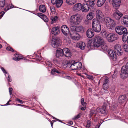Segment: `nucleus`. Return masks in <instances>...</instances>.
<instances>
[{
	"instance_id": "obj_6",
	"label": "nucleus",
	"mask_w": 128,
	"mask_h": 128,
	"mask_svg": "<svg viewBox=\"0 0 128 128\" xmlns=\"http://www.w3.org/2000/svg\"><path fill=\"white\" fill-rule=\"evenodd\" d=\"M116 32L120 35H122L127 32L126 28L122 26H118L116 27Z\"/></svg>"
},
{
	"instance_id": "obj_41",
	"label": "nucleus",
	"mask_w": 128,
	"mask_h": 128,
	"mask_svg": "<svg viewBox=\"0 0 128 128\" xmlns=\"http://www.w3.org/2000/svg\"><path fill=\"white\" fill-rule=\"evenodd\" d=\"M102 46V49L104 51H106L108 49V46L106 44H103Z\"/></svg>"
},
{
	"instance_id": "obj_36",
	"label": "nucleus",
	"mask_w": 128,
	"mask_h": 128,
	"mask_svg": "<svg viewBox=\"0 0 128 128\" xmlns=\"http://www.w3.org/2000/svg\"><path fill=\"white\" fill-rule=\"evenodd\" d=\"M14 7L13 5L11 4H7L6 5V7L4 9V10L6 11Z\"/></svg>"
},
{
	"instance_id": "obj_43",
	"label": "nucleus",
	"mask_w": 128,
	"mask_h": 128,
	"mask_svg": "<svg viewBox=\"0 0 128 128\" xmlns=\"http://www.w3.org/2000/svg\"><path fill=\"white\" fill-rule=\"evenodd\" d=\"M74 0H66V2L69 4L72 5L74 4Z\"/></svg>"
},
{
	"instance_id": "obj_61",
	"label": "nucleus",
	"mask_w": 128,
	"mask_h": 128,
	"mask_svg": "<svg viewBox=\"0 0 128 128\" xmlns=\"http://www.w3.org/2000/svg\"><path fill=\"white\" fill-rule=\"evenodd\" d=\"M108 79H105L104 81V84H108Z\"/></svg>"
},
{
	"instance_id": "obj_26",
	"label": "nucleus",
	"mask_w": 128,
	"mask_h": 128,
	"mask_svg": "<svg viewBox=\"0 0 128 128\" xmlns=\"http://www.w3.org/2000/svg\"><path fill=\"white\" fill-rule=\"evenodd\" d=\"M71 38L73 40H78L80 38V36L78 34H73L70 35Z\"/></svg>"
},
{
	"instance_id": "obj_47",
	"label": "nucleus",
	"mask_w": 128,
	"mask_h": 128,
	"mask_svg": "<svg viewBox=\"0 0 128 128\" xmlns=\"http://www.w3.org/2000/svg\"><path fill=\"white\" fill-rule=\"evenodd\" d=\"M5 75L6 76H8V82H11L12 81V79L11 78V77L10 76L9 74H8V75H6V74H5Z\"/></svg>"
},
{
	"instance_id": "obj_29",
	"label": "nucleus",
	"mask_w": 128,
	"mask_h": 128,
	"mask_svg": "<svg viewBox=\"0 0 128 128\" xmlns=\"http://www.w3.org/2000/svg\"><path fill=\"white\" fill-rule=\"evenodd\" d=\"M122 36V40L124 42H126L128 40V32H126Z\"/></svg>"
},
{
	"instance_id": "obj_64",
	"label": "nucleus",
	"mask_w": 128,
	"mask_h": 128,
	"mask_svg": "<svg viewBox=\"0 0 128 128\" xmlns=\"http://www.w3.org/2000/svg\"><path fill=\"white\" fill-rule=\"evenodd\" d=\"M124 66L128 70V62L126 64V66Z\"/></svg>"
},
{
	"instance_id": "obj_2",
	"label": "nucleus",
	"mask_w": 128,
	"mask_h": 128,
	"mask_svg": "<svg viewBox=\"0 0 128 128\" xmlns=\"http://www.w3.org/2000/svg\"><path fill=\"white\" fill-rule=\"evenodd\" d=\"M82 20L80 15L79 14H76L72 16L70 20L71 24L74 25H77L80 23Z\"/></svg>"
},
{
	"instance_id": "obj_51",
	"label": "nucleus",
	"mask_w": 128,
	"mask_h": 128,
	"mask_svg": "<svg viewBox=\"0 0 128 128\" xmlns=\"http://www.w3.org/2000/svg\"><path fill=\"white\" fill-rule=\"evenodd\" d=\"M81 104L83 106H86V103L84 102V99L83 98H82L81 100Z\"/></svg>"
},
{
	"instance_id": "obj_15",
	"label": "nucleus",
	"mask_w": 128,
	"mask_h": 128,
	"mask_svg": "<svg viewBox=\"0 0 128 128\" xmlns=\"http://www.w3.org/2000/svg\"><path fill=\"white\" fill-rule=\"evenodd\" d=\"M64 54V57L68 58L70 57L72 54L69 49L68 48H64L63 49Z\"/></svg>"
},
{
	"instance_id": "obj_12",
	"label": "nucleus",
	"mask_w": 128,
	"mask_h": 128,
	"mask_svg": "<svg viewBox=\"0 0 128 128\" xmlns=\"http://www.w3.org/2000/svg\"><path fill=\"white\" fill-rule=\"evenodd\" d=\"M122 23L126 26H128V16L125 15L122 17L120 19Z\"/></svg>"
},
{
	"instance_id": "obj_58",
	"label": "nucleus",
	"mask_w": 128,
	"mask_h": 128,
	"mask_svg": "<svg viewBox=\"0 0 128 128\" xmlns=\"http://www.w3.org/2000/svg\"><path fill=\"white\" fill-rule=\"evenodd\" d=\"M94 110H90V117L92 116L93 114H94Z\"/></svg>"
},
{
	"instance_id": "obj_46",
	"label": "nucleus",
	"mask_w": 128,
	"mask_h": 128,
	"mask_svg": "<svg viewBox=\"0 0 128 128\" xmlns=\"http://www.w3.org/2000/svg\"><path fill=\"white\" fill-rule=\"evenodd\" d=\"M45 62L46 64L48 66H52V63L49 61L47 60Z\"/></svg>"
},
{
	"instance_id": "obj_52",
	"label": "nucleus",
	"mask_w": 128,
	"mask_h": 128,
	"mask_svg": "<svg viewBox=\"0 0 128 128\" xmlns=\"http://www.w3.org/2000/svg\"><path fill=\"white\" fill-rule=\"evenodd\" d=\"M6 49L12 52H13L14 51L13 49L10 46H8L6 48Z\"/></svg>"
},
{
	"instance_id": "obj_10",
	"label": "nucleus",
	"mask_w": 128,
	"mask_h": 128,
	"mask_svg": "<svg viewBox=\"0 0 128 128\" xmlns=\"http://www.w3.org/2000/svg\"><path fill=\"white\" fill-rule=\"evenodd\" d=\"M61 31L63 34L65 36L68 34L70 30L68 28L66 25H62L61 28Z\"/></svg>"
},
{
	"instance_id": "obj_31",
	"label": "nucleus",
	"mask_w": 128,
	"mask_h": 128,
	"mask_svg": "<svg viewBox=\"0 0 128 128\" xmlns=\"http://www.w3.org/2000/svg\"><path fill=\"white\" fill-rule=\"evenodd\" d=\"M39 10L42 12H44L46 10L45 6L44 5H41L40 6Z\"/></svg>"
},
{
	"instance_id": "obj_22",
	"label": "nucleus",
	"mask_w": 128,
	"mask_h": 128,
	"mask_svg": "<svg viewBox=\"0 0 128 128\" xmlns=\"http://www.w3.org/2000/svg\"><path fill=\"white\" fill-rule=\"evenodd\" d=\"M45 22H47L48 21V19L46 16L40 13L37 14Z\"/></svg>"
},
{
	"instance_id": "obj_33",
	"label": "nucleus",
	"mask_w": 128,
	"mask_h": 128,
	"mask_svg": "<svg viewBox=\"0 0 128 128\" xmlns=\"http://www.w3.org/2000/svg\"><path fill=\"white\" fill-rule=\"evenodd\" d=\"M94 14L92 12H90L87 15V18L88 20H90L94 17Z\"/></svg>"
},
{
	"instance_id": "obj_23",
	"label": "nucleus",
	"mask_w": 128,
	"mask_h": 128,
	"mask_svg": "<svg viewBox=\"0 0 128 128\" xmlns=\"http://www.w3.org/2000/svg\"><path fill=\"white\" fill-rule=\"evenodd\" d=\"M77 46L82 50H84L85 48L86 44L84 42H80L77 43Z\"/></svg>"
},
{
	"instance_id": "obj_21",
	"label": "nucleus",
	"mask_w": 128,
	"mask_h": 128,
	"mask_svg": "<svg viewBox=\"0 0 128 128\" xmlns=\"http://www.w3.org/2000/svg\"><path fill=\"white\" fill-rule=\"evenodd\" d=\"M52 34L54 35H57L60 33V30L58 27H55L53 28L52 29Z\"/></svg>"
},
{
	"instance_id": "obj_25",
	"label": "nucleus",
	"mask_w": 128,
	"mask_h": 128,
	"mask_svg": "<svg viewBox=\"0 0 128 128\" xmlns=\"http://www.w3.org/2000/svg\"><path fill=\"white\" fill-rule=\"evenodd\" d=\"M92 28L94 31L96 32H99L101 30V27L100 25L92 26Z\"/></svg>"
},
{
	"instance_id": "obj_56",
	"label": "nucleus",
	"mask_w": 128,
	"mask_h": 128,
	"mask_svg": "<svg viewBox=\"0 0 128 128\" xmlns=\"http://www.w3.org/2000/svg\"><path fill=\"white\" fill-rule=\"evenodd\" d=\"M12 59L14 60H15L16 61H17L20 60L21 59V58H20L15 57L13 58Z\"/></svg>"
},
{
	"instance_id": "obj_11",
	"label": "nucleus",
	"mask_w": 128,
	"mask_h": 128,
	"mask_svg": "<svg viewBox=\"0 0 128 128\" xmlns=\"http://www.w3.org/2000/svg\"><path fill=\"white\" fill-rule=\"evenodd\" d=\"M108 53L109 56L111 59L114 60H116V54L113 50H108Z\"/></svg>"
},
{
	"instance_id": "obj_49",
	"label": "nucleus",
	"mask_w": 128,
	"mask_h": 128,
	"mask_svg": "<svg viewBox=\"0 0 128 128\" xmlns=\"http://www.w3.org/2000/svg\"><path fill=\"white\" fill-rule=\"evenodd\" d=\"M71 29L73 31L75 30L76 31V26H70Z\"/></svg>"
},
{
	"instance_id": "obj_28",
	"label": "nucleus",
	"mask_w": 128,
	"mask_h": 128,
	"mask_svg": "<svg viewBox=\"0 0 128 128\" xmlns=\"http://www.w3.org/2000/svg\"><path fill=\"white\" fill-rule=\"evenodd\" d=\"M97 19L94 18L92 21V26H95L98 25H100L99 20Z\"/></svg>"
},
{
	"instance_id": "obj_60",
	"label": "nucleus",
	"mask_w": 128,
	"mask_h": 128,
	"mask_svg": "<svg viewBox=\"0 0 128 128\" xmlns=\"http://www.w3.org/2000/svg\"><path fill=\"white\" fill-rule=\"evenodd\" d=\"M12 88H9V92L10 95L12 94Z\"/></svg>"
},
{
	"instance_id": "obj_54",
	"label": "nucleus",
	"mask_w": 128,
	"mask_h": 128,
	"mask_svg": "<svg viewBox=\"0 0 128 128\" xmlns=\"http://www.w3.org/2000/svg\"><path fill=\"white\" fill-rule=\"evenodd\" d=\"M1 69L2 70V72L4 73L5 74H6V75H8V73L6 72V71L3 68H1Z\"/></svg>"
},
{
	"instance_id": "obj_5",
	"label": "nucleus",
	"mask_w": 128,
	"mask_h": 128,
	"mask_svg": "<svg viewBox=\"0 0 128 128\" xmlns=\"http://www.w3.org/2000/svg\"><path fill=\"white\" fill-rule=\"evenodd\" d=\"M118 38V35L113 33H109L106 37V39L110 42H112L117 40Z\"/></svg>"
},
{
	"instance_id": "obj_37",
	"label": "nucleus",
	"mask_w": 128,
	"mask_h": 128,
	"mask_svg": "<svg viewBox=\"0 0 128 128\" xmlns=\"http://www.w3.org/2000/svg\"><path fill=\"white\" fill-rule=\"evenodd\" d=\"M123 72L125 74H128V69L126 68L124 66H123L121 68V72Z\"/></svg>"
},
{
	"instance_id": "obj_14",
	"label": "nucleus",
	"mask_w": 128,
	"mask_h": 128,
	"mask_svg": "<svg viewBox=\"0 0 128 128\" xmlns=\"http://www.w3.org/2000/svg\"><path fill=\"white\" fill-rule=\"evenodd\" d=\"M82 8V5L80 3H78L74 5L72 8L73 11L75 12H78L81 10Z\"/></svg>"
},
{
	"instance_id": "obj_30",
	"label": "nucleus",
	"mask_w": 128,
	"mask_h": 128,
	"mask_svg": "<svg viewBox=\"0 0 128 128\" xmlns=\"http://www.w3.org/2000/svg\"><path fill=\"white\" fill-rule=\"evenodd\" d=\"M106 0H98L97 5L98 7L102 6L105 2Z\"/></svg>"
},
{
	"instance_id": "obj_19",
	"label": "nucleus",
	"mask_w": 128,
	"mask_h": 128,
	"mask_svg": "<svg viewBox=\"0 0 128 128\" xmlns=\"http://www.w3.org/2000/svg\"><path fill=\"white\" fill-rule=\"evenodd\" d=\"M86 2L84 3L82 6V10L83 12H86L89 10L90 8L88 4Z\"/></svg>"
},
{
	"instance_id": "obj_53",
	"label": "nucleus",
	"mask_w": 128,
	"mask_h": 128,
	"mask_svg": "<svg viewBox=\"0 0 128 128\" xmlns=\"http://www.w3.org/2000/svg\"><path fill=\"white\" fill-rule=\"evenodd\" d=\"M86 77L89 79L93 80V78L92 76L87 74Z\"/></svg>"
},
{
	"instance_id": "obj_59",
	"label": "nucleus",
	"mask_w": 128,
	"mask_h": 128,
	"mask_svg": "<svg viewBox=\"0 0 128 128\" xmlns=\"http://www.w3.org/2000/svg\"><path fill=\"white\" fill-rule=\"evenodd\" d=\"M21 104H23L24 103V101L22 100H20L18 98H17L16 99Z\"/></svg>"
},
{
	"instance_id": "obj_8",
	"label": "nucleus",
	"mask_w": 128,
	"mask_h": 128,
	"mask_svg": "<svg viewBox=\"0 0 128 128\" xmlns=\"http://www.w3.org/2000/svg\"><path fill=\"white\" fill-rule=\"evenodd\" d=\"M110 2L112 4L114 7L116 9L119 8L120 4V0H109Z\"/></svg>"
},
{
	"instance_id": "obj_39",
	"label": "nucleus",
	"mask_w": 128,
	"mask_h": 128,
	"mask_svg": "<svg viewBox=\"0 0 128 128\" xmlns=\"http://www.w3.org/2000/svg\"><path fill=\"white\" fill-rule=\"evenodd\" d=\"M50 10L53 14H54L56 12V10L54 7L53 6H50Z\"/></svg>"
},
{
	"instance_id": "obj_57",
	"label": "nucleus",
	"mask_w": 128,
	"mask_h": 128,
	"mask_svg": "<svg viewBox=\"0 0 128 128\" xmlns=\"http://www.w3.org/2000/svg\"><path fill=\"white\" fill-rule=\"evenodd\" d=\"M90 126V121H88L87 122V124L86 126V128H89Z\"/></svg>"
},
{
	"instance_id": "obj_7",
	"label": "nucleus",
	"mask_w": 128,
	"mask_h": 128,
	"mask_svg": "<svg viewBox=\"0 0 128 128\" xmlns=\"http://www.w3.org/2000/svg\"><path fill=\"white\" fill-rule=\"evenodd\" d=\"M82 67V64L81 63L77 62L72 64L70 66V68L72 70H80Z\"/></svg>"
},
{
	"instance_id": "obj_62",
	"label": "nucleus",
	"mask_w": 128,
	"mask_h": 128,
	"mask_svg": "<svg viewBox=\"0 0 128 128\" xmlns=\"http://www.w3.org/2000/svg\"><path fill=\"white\" fill-rule=\"evenodd\" d=\"M14 56H15L16 57H17L18 58V57H19V55L18 54H14Z\"/></svg>"
},
{
	"instance_id": "obj_55",
	"label": "nucleus",
	"mask_w": 128,
	"mask_h": 128,
	"mask_svg": "<svg viewBox=\"0 0 128 128\" xmlns=\"http://www.w3.org/2000/svg\"><path fill=\"white\" fill-rule=\"evenodd\" d=\"M81 115V114L80 113L78 114L76 116H74V119H76L80 117Z\"/></svg>"
},
{
	"instance_id": "obj_16",
	"label": "nucleus",
	"mask_w": 128,
	"mask_h": 128,
	"mask_svg": "<svg viewBox=\"0 0 128 128\" xmlns=\"http://www.w3.org/2000/svg\"><path fill=\"white\" fill-rule=\"evenodd\" d=\"M52 4H55L57 8H59L61 6L63 3V0H52Z\"/></svg>"
},
{
	"instance_id": "obj_18",
	"label": "nucleus",
	"mask_w": 128,
	"mask_h": 128,
	"mask_svg": "<svg viewBox=\"0 0 128 128\" xmlns=\"http://www.w3.org/2000/svg\"><path fill=\"white\" fill-rule=\"evenodd\" d=\"M86 36L89 38H91L94 35L93 30L91 29H88L86 31Z\"/></svg>"
},
{
	"instance_id": "obj_4",
	"label": "nucleus",
	"mask_w": 128,
	"mask_h": 128,
	"mask_svg": "<svg viewBox=\"0 0 128 128\" xmlns=\"http://www.w3.org/2000/svg\"><path fill=\"white\" fill-rule=\"evenodd\" d=\"M61 42V40L59 38L54 37L51 40V44L53 47L56 48L60 45Z\"/></svg>"
},
{
	"instance_id": "obj_9",
	"label": "nucleus",
	"mask_w": 128,
	"mask_h": 128,
	"mask_svg": "<svg viewBox=\"0 0 128 128\" xmlns=\"http://www.w3.org/2000/svg\"><path fill=\"white\" fill-rule=\"evenodd\" d=\"M114 50L116 53L118 55L120 56L122 54V51L120 45H116L114 46Z\"/></svg>"
},
{
	"instance_id": "obj_63",
	"label": "nucleus",
	"mask_w": 128,
	"mask_h": 128,
	"mask_svg": "<svg viewBox=\"0 0 128 128\" xmlns=\"http://www.w3.org/2000/svg\"><path fill=\"white\" fill-rule=\"evenodd\" d=\"M86 107L85 106L82 107L81 108V109L82 110H85Z\"/></svg>"
},
{
	"instance_id": "obj_45",
	"label": "nucleus",
	"mask_w": 128,
	"mask_h": 128,
	"mask_svg": "<svg viewBox=\"0 0 128 128\" xmlns=\"http://www.w3.org/2000/svg\"><path fill=\"white\" fill-rule=\"evenodd\" d=\"M103 87L104 89L105 90H106L108 88V84H103Z\"/></svg>"
},
{
	"instance_id": "obj_42",
	"label": "nucleus",
	"mask_w": 128,
	"mask_h": 128,
	"mask_svg": "<svg viewBox=\"0 0 128 128\" xmlns=\"http://www.w3.org/2000/svg\"><path fill=\"white\" fill-rule=\"evenodd\" d=\"M5 3V0H0V7H4Z\"/></svg>"
},
{
	"instance_id": "obj_3",
	"label": "nucleus",
	"mask_w": 128,
	"mask_h": 128,
	"mask_svg": "<svg viewBox=\"0 0 128 128\" xmlns=\"http://www.w3.org/2000/svg\"><path fill=\"white\" fill-rule=\"evenodd\" d=\"M94 40L93 42V45L95 47H98L104 44V40L98 35H96L95 36Z\"/></svg>"
},
{
	"instance_id": "obj_34",
	"label": "nucleus",
	"mask_w": 128,
	"mask_h": 128,
	"mask_svg": "<svg viewBox=\"0 0 128 128\" xmlns=\"http://www.w3.org/2000/svg\"><path fill=\"white\" fill-rule=\"evenodd\" d=\"M84 30L83 27L81 26H76V31L77 32L82 31Z\"/></svg>"
},
{
	"instance_id": "obj_48",
	"label": "nucleus",
	"mask_w": 128,
	"mask_h": 128,
	"mask_svg": "<svg viewBox=\"0 0 128 128\" xmlns=\"http://www.w3.org/2000/svg\"><path fill=\"white\" fill-rule=\"evenodd\" d=\"M102 36L104 37H106L107 35L108 34L107 33V32L106 31L103 32H102Z\"/></svg>"
},
{
	"instance_id": "obj_38",
	"label": "nucleus",
	"mask_w": 128,
	"mask_h": 128,
	"mask_svg": "<svg viewBox=\"0 0 128 128\" xmlns=\"http://www.w3.org/2000/svg\"><path fill=\"white\" fill-rule=\"evenodd\" d=\"M123 48L126 52H128V45L124 44L122 45Z\"/></svg>"
},
{
	"instance_id": "obj_27",
	"label": "nucleus",
	"mask_w": 128,
	"mask_h": 128,
	"mask_svg": "<svg viewBox=\"0 0 128 128\" xmlns=\"http://www.w3.org/2000/svg\"><path fill=\"white\" fill-rule=\"evenodd\" d=\"M99 110L100 112L102 114H107L106 106H103L102 108H100Z\"/></svg>"
},
{
	"instance_id": "obj_40",
	"label": "nucleus",
	"mask_w": 128,
	"mask_h": 128,
	"mask_svg": "<svg viewBox=\"0 0 128 128\" xmlns=\"http://www.w3.org/2000/svg\"><path fill=\"white\" fill-rule=\"evenodd\" d=\"M95 0H89V4L90 6L91 7H92L94 6V2Z\"/></svg>"
},
{
	"instance_id": "obj_24",
	"label": "nucleus",
	"mask_w": 128,
	"mask_h": 128,
	"mask_svg": "<svg viewBox=\"0 0 128 128\" xmlns=\"http://www.w3.org/2000/svg\"><path fill=\"white\" fill-rule=\"evenodd\" d=\"M126 96L125 95H121L120 96L118 99L119 102L122 104L125 102Z\"/></svg>"
},
{
	"instance_id": "obj_17",
	"label": "nucleus",
	"mask_w": 128,
	"mask_h": 128,
	"mask_svg": "<svg viewBox=\"0 0 128 128\" xmlns=\"http://www.w3.org/2000/svg\"><path fill=\"white\" fill-rule=\"evenodd\" d=\"M56 56L57 58H60L62 57H64V54L63 49L58 48L56 50Z\"/></svg>"
},
{
	"instance_id": "obj_44",
	"label": "nucleus",
	"mask_w": 128,
	"mask_h": 128,
	"mask_svg": "<svg viewBox=\"0 0 128 128\" xmlns=\"http://www.w3.org/2000/svg\"><path fill=\"white\" fill-rule=\"evenodd\" d=\"M68 62L66 60H65L64 63H62V66L64 68H66L67 66V64H68Z\"/></svg>"
},
{
	"instance_id": "obj_1",
	"label": "nucleus",
	"mask_w": 128,
	"mask_h": 128,
	"mask_svg": "<svg viewBox=\"0 0 128 128\" xmlns=\"http://www.w3.org/2000/svg\"><path fill=\"white\" fill-rule=\"evenodd\" d=\"M104 20L108 29L112 30L114 28L116 23L114 20L110 18L107 17L104 18Z\"/></svg>"
},
{
	"instance_id": "obj_20",
	"label": "nucleus",
	"mask_w": 128,
	"mask_h": 128,
	"mask_svg": "<svg viewBox=\"0 0 128 128\" xmlns=\"http://www.w3.org/2000/svg\"><path fill=\"white\" fill-rule=\"evenodd\" d=\"M122 16V14L118 11H116L113 14L114 17L117 20L119 19Z\"/></svg>"
},
{
	"instance_id": "obj_13",
	"label": "nucleus",
	"mask_w": 128,
	"mask_h": 128,
	"mask_svg": "<svg viewBox=\"0 0 128 128\" xmlns=\"http://www.w3.org/2000/svg\"><path fill=\"white\" fill-rule=\"evenodd\" d=\"M96 16L97 18L100 20H104V15L101 11L100 10H97L96 12Z\"/></svg>"
},
{
	"instance_id": "obj_35",
	"label": "nucleus",
	"mask_w": 128,
	"mask_h": 128,
	"mask_svg": "<svg viewBox=\"0 0 128 128\" xmlns=\"http://www.w3.org/2000/svg\"><path fill=\"white\" fill-rule=\"evenodd\" d=\"M58 17L57 16H55L54 17L52 16L50 18V19L52 20L51 22V23L52 24L55 22L57 20Z\"/></svg>"
},
{
	"instance_id": "obj_50",
	"label": "nucleus",
	"mask_w": 128,
	"mask_h": 128,
	"mask_svg": "<svg viewBox=\"0 0 128 128\" xmlns=\"http://www.w3.org/2000/svg\"><path fill=\"white\" fill-rule=\"evenodd\" d=\"M54 72H56L58 74L60 73V72H58L57 70L55 69L52 70L51 73L52 74H54Z\"/></svg>"
},
{
	"instance_id": "obj_32",
	"label": "nucleus",
	"mask_w": 128,
	"mask_h": 128,
	"mask_svg": "<svg viewBox=\"0 0 128 128\" xmlns=\"http://www.w3.org/2000/svg\"><path fill=\"white\" fill-rule=\"evenodd\" d=\"M120 77L122 79H125L128 76V74L124 73L123 72H121L120 74Z\"/></svg>"
}]
</instances>
